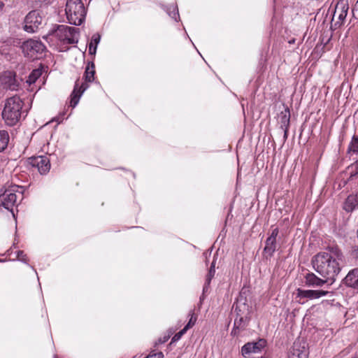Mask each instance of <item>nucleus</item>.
<instances>
[{
    "instance_id": "nucleus-27",
    "label": "nucleus",
    "mask_w": 358,
    "mask_h": 358,
    "mask_svg": "<svg viewBox=\"0 0 358 358\" xmlns=\"http://www.w3.org/2000/svg\"><path fill=\"white\" fill-rule=\"evenodd\" d=\"M16 257L19 261L23 262L24 263H27L28 262V259L27 257L26 254H24V252L22 250H18L17 252Z\"/></svg>"
},
{
    "instance_id": "nucleus-14",
    "label": "nucleus",
    "mask_w": 358,
    "mask_h": 358,
    "mask_svg": "<svg viewBox=\"0 0 358 358\" xmlns=\"http://www.w3.org/2000/svg\"><path fill=\"white\" fill-rule=\"evenodd\" d=\"M88 85L86 83H83L81 85L79 80H76L73 90L71 94L70 106L75 108L79 102V100L83 93L88 88Z\"/></svg>"
},
{
    "instance_id": "nucleus-39",
    "label": "nucleus",
    "mask_w": 358,
    "mask_h": 358,
    "mask_svg": "<svg viewBox=\"0 0 358 358\" xmlns=\"http://www.w3.org/2000/svg\"><path fill=\"white\" fill-rule=\"evenodd\" d=\"M0 262H3V260H1V259H0Z\"/></svg>"
},
{
    "instance_id": "nucleus-34",
    "label": "nucleus",
    "mask_w": 358,
    "mask_h": 358,
    "mask_svg": "<svg viewBox=\"0 0 358 358\" xmlns=\"http://www.w3.org/2000/svg\"><path fill=\"white\" fill-rule=\"evenodd\" d=\"M92 41H94L95 45L96 46L97 43L99 42V37H97V38H95V37H93L92 38Z\"/></svg>"
},
{
    "instance_id": "nucleus-1",
    "label": "nucleus",
    "mask_w": 358,
    "mask_h": 358,
    "mask_svg": "<svg viewBox=\"0 0 358 358\" xmlns=\"http://www.w3.org/2000/svg\"><path fill=\"white\" fill-rule=\"evenodd\" d=\"M343 255L338 247H328L326 251L320 252L312 259L315 271L324 278L334 281L341 271L340 262Z\"/></svg>"
},
{
    "instance_id": "nucleus-30",
    "label": "nucleus",
    "mask_w": 358,
    "mask_h": 358,
    "mask_svg": "<svg viewBox=\"0 0 358 358\" xmlns=\"http://www.w3.org/2000/svg\"><path fill=\"white\" fill-rule=\"evenodd\" d=\"M172 8L173 9V11L171 12L170 10L169 11V15L174 18L176 20H177V17L178 16V9L175 6H172V7H170L169 8V10Z\"/></svg>"
},
{
    "instance_id": "nucleus-28",
    "label": "nucleus",
    "mask_w": 358,
    "mask_h": 358,
    "mask_svg": "<svg viewBox=\"0 0 358 358\" xmlns=\"http://www.w3.org/2000/svg\"><path fill=\"white\" fill-rule=\"evenodd\" d=\"M244 322L243 321V317H240V318H236L235 320H234V328H236V329H241L243 327V323Z\"/></svg>"
},
{
    "instance_id": "nucleus-2",
    "label": "nucleus",
    "mask_w": 358,
    "mask_h": 358,
    "mask_svg": "<svg viewBox=\"0 0 358 358\" xmlns=\"http://www.w3.org/2000/svg\"><path fill=\"white\" fill-rule=\"evenodd\" d=\"M23 102L19 96H14L6 101L2 112V117L6 124L15 125L20 120Z\"/></svg>"
},
{
    "instance_id": "nucleus-16",
    "label": "nucleus",
    "mask_w": 358,
    "mask_h": 358,
    "mask_svg": "<svg viewBox=\"0 0 358 358\" xmlns=\"http://www.w3.org/2000/svg\"><path fill=\"white\" fill-rule=\"evenodd\" d=\"M279 122L280 128L284 131V138L286 140L288 135V128L289 127L290 113L288 108L282 111L279 115Z\"/></svg>"
},
{
    "instance_id": "nucleus-3",
    "label": "nucleus",
    "mask_w": 358,
    "mask_h": 358,
    "mask_svg": "<svg viewBox=\"0 0 358 358\" xmlns=\"http://www.w3.org/2000/svg\"><path fill=\"white\" fill-rule=\"evenodd\" d=\"M65 13L68 22L78 26L85 19L87 8L82 0H66Z\"/></svg>"
},
{
    "instance_id": "nucleus-13",
    "label": "nucleus",
    "mask_w": 358,
    "mask_h": 358,
    "mask_svg": "<svg viewBox=\"0 0 358 358\" xmlns=\"http://www.w3.org/2000/svg\"><path fill=\"white\" fill-rule=\"evenodd\" d=\"M265 344L266 341L263 339L255 343H248L242 347L241 353L245 358H249L252 354L260 352Z\"/></svg>"
},
{
    "instance_id": "nucleus-11",
    "label": "nucleus",
    "mask_w": 358,
    "mask_h": 358,
    "mask_svg": "<svg viewBox=\"0 0 358 358\" xmlns=\"http://www.w3.org/2000/svg\"><path fill=\"white\" fill-rule=\"evenodd\" d=\"M349 9L348 0H339L337 3L334 14V19L338 17V21L335 25L341 26L345 20Z\"/></svg>"
},
{
    "instance_id": "nucleus-38",
    "label": "nucleus",
    "mask_w": 358,
    "mask_h": 358,
    "mask_svg": "<svg viewBox=\"0 0 358 358\" xmlns=\"http://www.w3.org/2000/svg\"><path fill=\"white\" fill-rule=\"evenodd\" d=\"M206 286H208V285L205 284V287H203V289H206Z\"/></svg>"
},
{
    "instance_id": "nucleus-36",
    "label": "nucleus",
    "mask_w": 358,
    "mask_h": 358,
    "mask_svg": "<svg viewBox=\"0 0 358 358\" xmlns=\"http://www.w3.org/2000/svg\"><path fill=\"white\" fill-rule=\"evenodd\" d=\"M4 6V3L0 1V10L3 8V7Z\"/></svg>"
},
{
    "instance_id": "nucleus-32",
    "label": "nucleus",
    "mask_w": 358,
    "mask_h": 358,
    "mask_svg": "<svg viewBox=\"0 0 358 358\" xmlns=\"http://www.w3.org/2000/svg\"><path fill=\"white\" fill-rule=\"evenodd\" d=\"M352 255L355 259L358 260V246H356L352 249Z\"/></svg>"
},
{
    "instance_id": "nucleus-37",
    "label": "nucleus",
    "mask_w": 358,
    "mask_h": 358,
    "mask_svg": "<svg viewBox=\"0 0 358 358\" xmlns=\"http://www.w3.org/2000/svg\"><path fill=\"white\" fill-rule=\"evenodd\" d=\"M348 180H343V185H345L347 183Z\"/></svg>"
},
{
    "instance_id": "nucleus-6",
    "label": "nucleus",
    "mask_w": 358,
    "mask_h": 358,
    "mask_svg": "<svg viewBox=\"0 0 358 358\" xmlns=\"http://www.w3.org/2000/svg\"><path fill=\"white\" fill-rule=\"evenodd\" d=\"M22 49L26 56L34 58L45 50V46L40 41L29 39L22 43Z\"/></svg>"
},
{
    "instance_id": "nucleus-10",
    "label": "nucleus",
    "mask_w": 358,
    "mask_h": 358,
    "mask_svg": "<svg viewBox=\"0 0 358 358\" xmlns=\"http://www.w3.org/2000/svg\"><path fill=\"white\" fill-rule=\"evenodd\" d=\"M329 294L328 291L324 290H313V289H302L298 288L296 289V297L299 298V302L300 303H304L305 301L303 299H316L322 296H324Z\"/></svg>"
},
{
    "instance_id": "nucleus-31",
    "label": "nucleus",
    "mask_w": 358,
    "mask_h": 358,
    "mask_svg": "<svg viewBox=\"0 0 358 358\" xmlns=\"http://www.w3.org/2000/svg\"><path fill=\"white\" fill-rule=\"evenodd\" d=\"M96 45H94L92 41L90 43V46H89V52L91 54V55H94L96 53Z\"/></svg>"
},
{
    "instance_id": "nucleus-5",
    "label": "nucleus",
    "mask_w": 358,
    "mask_h": 358,
    "mask_svg": "<svg viewBox=\"0 0 358 358\" xmlns=\"http://www.w3.org/2000/svg\"><path fill=\"white\" fill-rule=\"evenodd\" d=\"M20 187L17 185L11 186L10 188L0 194V207L13 213V207L17 203L19 196H22V192H19Z\"/></svg>"
},
{
    "instance_id": "nucleus-24",
    "label": "nucleus",
    "mask_w": 358,
    "mask_h": 358,
    "mask_svg": "<svg viewBox=\"0 0 358 358\" xmlns=\"http://www.w3.org/2000/svg\"><path fill=\"white\" fill-rule=\"evenodd\" d=\"M348 151L354 153H358V137L354 136L350 143Z\"/></svg>"
},
{
    "instance_id": "nucleus-7",
    "label": "nucleus",
    "mask_w": 358,
    "mask_h": 358,
    "mask_svg": "<svg viewBox=\"0 0 358 358\" xmlns=\"http://www.w3.org/2000/svg\"><path fill=\"white\" fill-rule=\"evenodd\" d=\"M42 17L36 10L29 12L24 19V29L29 33H34L37 31L41 24Z\"/></svg>"
},
{
    "instance_id": "nucleus-20",
    "label": "nucleus",
    "mask_w": 358,
    "mask_h": 358,
    "mask_svg": "<svg viewBox=\"0 0 358 358\" xmlns=\"http://www.w3.org/2000/svg\"><path fill=\"white\" fill-rule=\"evenodd\" d=\"M94 74H95V69H94V64L93 62L89 63L87 66H86L85 71V82L91 83L94 79Z\"/></svg>"
},
{
    "instance_id": "nucleus-12",
    "label": "nucleus",
    "mask_w": 358,
    "mask_h": 358,
    "mask_svg": "<svg viewBox=\"0 0 358 358\" xmlns=\"http://www.w3.org/2000/svg\"><path fill=\"white\" fill-rule=\"evenodd\" d=\"M278 233L279 231L278 228L273 229L269 236L266 240L264 253L266 258L272 257L276 250V238Z\"/></svg>"
},
{
    "instance_id": "nucleus-40",
    "label": "nucleus",
    "mask_w": 358,
    "mask_h": 358,
    "mask_svg": "<svg viewBox=\"0 0 358 358\" xmlns=\"http://www.w3.org/2000/svg\"><path fill=\"white\" fill-rule=\"evenodd\" d=\"M351 358H357V357H351Z\"/></svg>"
},
{
    "instance_id": "nucleus-29",
    "label": "nucleus",
    "mask_w": 358,
    "mask_h": 358,
    "mask_svg": "<svg viewBox=\"0 0 358 358\" xmlns=\"http://www.w3.org/2000/svg\"><path fill=\"white\" fill-rule=\"evenodd\" d=\"M187 331L186 329L183 328L182 330H180L179 332H178L177 334H176L174 335V336L172 338V341H178L179 339H180V338L182 337V336L185 334V332Z\"/></svg>"
},
{
    "instance_id": "nucleus-26",
    "label": "nucleus",
    "mask_w": 358,
    "mask_h": 358,
    "mask_svg": "<svg viewBox=\"0 0 358 358\" xmlns=\"http://www.w3.org/2000/svg\"><path fill=\"white\" fill-rule=\"evenodd\" d=\"M215 269L210 268L206 278V285H209L211 280L215 275Z\"/></svg>"
},
{
    "instance_id": "nucleus-8",
    "label": "nucleus",
    "mask_w": 358,
    "mask_h": 358,
    "mask_svg": "<svg viewBox=\"0 0 358 358\" xmlns=\"http://www.w3.org/2000/svg\"><path fill=\"white\" fill-rule=\"evenodd\" d=\"M0 85L6 90H17L19 82L16 79V74L13 71H5L0 75Z\"/></svg>"
},
{
    "instance_id": "nucleus-22",
    "label": "nucleus",
    "mask_w": 358,
    "mask_h": 358,
    "mask_svg": "<svg viewBox=\"0 0 358 358\" xmlns=\"http://www.w3.org/2000/svg\"><path fill=\"white\" fill-rule=\"evenodd\" d=\"M358 174V162L349 166L345 172V175L348 176V180L352 179L355 176Z\"/></svg>"
},
{
    "instance_id": "nucleus-33",
    "label": "nucleus",
    "mask_w": 358,
    "mask_h": 358,
    "mask_svg": "<svg viewBox=\"0 0 358 358\" xmlns=\"http://www.w3.org/2000/svg\"><path fill=\"white\" fill-rule=\"evenodd\" d=\"M352 12L354 15H357V17H358V1L356 2L355 7L353 8Z\"/></svg>"
},
{
    "instance_id": "nucleus-35",
    "label": "nucleus",
    "mask_w": 358,
    "mask_h": 358,
    "mask_svg": "<svg viewBox=\"0 0 358 358\" xmlns=\"http://www.w3.org/2000/svg\"><path fill=\"white\" fill-rule=\"evenodd\" d=\"M215 261L213 260V262L211 263V266H210V268H215Z\"/></svg>"
},
{
    "instance_id": "nucleus-9",
    "label": "nucleus",
    "mask_w": 358,
    "mask_h": 358,
    "mask_svg": "<svg viewBox=\"0 0 358 358\" xmlns=\"http://www.w3.org/2000/svg\"><path fill=\"white\" fill-rule=\"evenodd\" d=\"M29 164L36 168L38 172L43 175L47 174L50 169V162L47 156H36L29 159Z\"/></svg>"
},
{
    "instance_id": "nucleus-23",
    "label": "nucleus",
    "mask_w": 358,
    "mask_h": 358,
    "mask_svg": "<svg viewBox=\"0 0 358 358\" xmlns=\"http://www.w3.org/2000/svg\"><path fill=\"white\" fill-rule=\"evenodd\" d=\"M42 71L41 69H34L31 71L27 80L29 85L34 83L36 80L41 76Z\"/></svg>"
},
{
    "instance_id": "nucleus-18",
    "label": "nucleus",
    "mask_w": 358,
    "mask_h": 358,
    "mask_svg": "<svg viewBox=\"0 0 358 358\" xmlns=\"http://www.w3.org/2000/svg\"><path fill=\"white\" fill-rule=\"evenodd\" d=\"M344 284L348 287L358 289V268L349 271L344 278Z\"/></svg>"
},
{
    "instance_id": "nucleus-4",
    "label": "nucleus",
    "mask_w": 358,
    "mask_h": 358,
    "mask_svg": "<svg viewBox=\"0 0 358 358\" xmlns=\"http://www.w3.org/2000/svg\"><path fill=\"white\" fill-rule=\"evenodd\" d=\"M52 34L65 44H75L78 41V29L67 25H58Z\"/></svg>"
},
{
    "instance_id": "nucleus-17",
    "label": "nucleus",
    "mask_w": 358,
    "mask_h": 358,
    "mask_svg": "<svg viewBox=\"0 0 358 358\" xmlns=\"http://www.w3.org/2000/svg\"><path fill=\"white\" fill-rule=\"evenodd\" d=\"M288 358H308V353L305 345L295 342L293 345Z\"/></svg>"
},
{
    "instance_id": "nucleus-25",
    "label": "nucleus",
    "mask_w": 358,
    "mask_h": 358,
    "mask_svg": "<svg viewBox=\"0 0 358 358\" xmlns=\"http://www.w3.org/2000/svg\"><path fill=\"white\" fill-rule=\"evenodd\" d=\"M196 320H197L196 316L194 315V313H192L191 314V317H190V319H189L188 323L186 324V326L184 328L186 329V330L187 331V329L192 327L195 324Z\"/></svg>"
},
{
    "instance_id": "nucleus-19",
    "label": "nucleus",
    "mask_w": 358,
    "mask_h": 358,
    "mask_svg": "<svg viewBox=\"0 0 358 358\" xmlns=\"http://www.w3.org/2000/svg\"><path fill=\"white\" fill-rule=\"evenodd\" d=\"M358 208V193L352 194L346 199L343 208L348 212H351Z\"/></svg>"
},
{
    "instance_id": "nucleus-21",
    "label": "nucleus",
    "mask_w": 358,
    "mask_h": 358,
    "mask_svg": "<svg viewBox=\"0 0 358 358\" xmlns=\"http://www.w3.org/2000/svg\"><path fill=\"white\" fill-rule=\"evenodd\" d=\"M9 142L8 133L5 130L0 131V152L3 151Z\"/></svg>"
},
{
    "instance_id": "nucleus-15",
    "label": "nucleus",
    "mask_w": 358,
    "mask_h": 358,
    "mask_svg": "<svg viewBox=\"0 0 358 358\" xmlns=\"http://www.w3.org/2000/svg\"><path fill=\"white\" fill-rule=\"evenodd\" d=\"M329 281H330V280L320 278L313 273H308L305 276V283L309 287H322Z\"/></svg>"
}]
</instances>
